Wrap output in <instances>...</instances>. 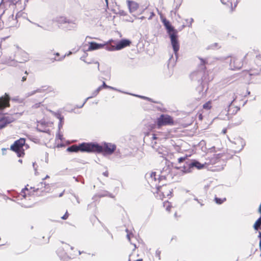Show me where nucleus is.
I'll list each match as a JSON object with an SVG mask.
<instances>
[{
	"mask_svg": "<svg viewBox=\"0 0 261 261\" xmlns=\"http://www.w3.org/2000/svg\"><path fill=\"white\" fill-rule=\"evenodd\" d=\"M6 64H8L10 66H17V62L16 61L12 60L11 61H8L6 62Z\"/></svg>",
	"mask_w": 261,
	"mask_h": 261,
	"instance_id": "nucleus-28",
	"label": "nucleus"
},
{
	"mask_svg": "<svg viewBox=\"0 0 261 261\" xmlns=\"http://www.w3.org/2000/svg\"><path fill=\"white\" fill-rule=\"evenodd\" d=\"M223 155L222 154H214V156L212 158L211 160V164H214L218 162L219 159L222 158Z\"/></svg>",
	"mask_w": 261,
	"mask_h": 261,
	"instance_id": "nucleus-22",
	"label": "nucleus"
},
{
	"mask_svg": "<svg viewBox=\"0 0 261 261\" xmlns=\"http://www.w3.org/2000/svg\"><path fill=\"white\" fill-rule=\"evenodd\" d=\"M174 216L175 218H176L177 217V213H174Z\"/></svg>",
	"mask_w": 261,
	"mask_h": 261,
	"instance_id": "nucleus-62",
	"label": "nucleus"
},
{
	"mask_svg": "<svg viewBox=\"0 0 261 261\" xmlns=\"http://www.w3.org/2000/svg\"><path fill=\"white\" fill-rule=\"evenodd\" d=\"M136 96H138V95H136ZM138 97H141V98H143V99H147V100H149V99H150V98H148V97H145V96H138Z\"/></svg>",
	"mask_w": 261,
	"mask_h": 261,
	"instance_id": "nucleus-42",
	"label": "nucleus"
},
{
	"mask_svg": "<svg viewBox=\"0 0 261 261\" xmlns=\"http://www.w3.org/2000/svg\"><path fill=\"white\" fill-rule=\"evenodd\" d=\"M107 88H109V89H112V90H114L118 91V90L116 89L115 88H114V87H111V86H109V87H107ZM119 91H120L119 90Z\"/></svg>",
	"mask_w": 261,
	"mask_h": 261,
	"instance_id": "nucleus-46",
	"label": "nucleus"
},
{
	"mask_svg": "<svg viewBox=\"0 0 261 261\" xmlns=\"http://www.w3.org/2000/svg\"><path fill=\"white\" fill-rule=\"evenodd\" d=\"M93 145L96 147L95 148L92 149V152H103L104 154L106 155L112 154L116 149V146L111 143H104L102 146L96 143H93Z\"/></svg>",
	"mask_w": 261,
	"mask_h": 261,
	"instance_id": "nucleus-3",
	"label": "nucleus"
},
{
	"mask_svg": "<svg viewBox=\"0 0 261 261\" xmlns=\"http://www.w3.org/2000/svg\"><path fill=\"white\" fill-rule=\"evenodd\" d=\"M130 41L128 40L122 39L116 44V50H120L126 46H128L130 45Z\"/></svg>",
	"mask_w": 261,
	"mask_h": 261,
	"instance_id": "nucleus-13",
	"label": "nucleus"
},
{
	"mask_svg": "<svg viewBox=\"0 0 261 261\" xmlns=\"http://www.w3.org/2000/svg\"><path fill=\"white\" fill-rule=\"evenodd\" d=\"M9 97L6 95L5 97L0 98V110H3L5 108L9 106Z\"/></svg>",
	"mask_w": 261,
	"mask_h": 261,
	"instance_id": "nucleus-15",
	"label": "nucleus"
},
{
	"mask_svg": "<svg viewBox=\"0 0 261 261\" xmlns=\"http://www.w3.org/2000/svg\"><path fill=\"white\" fill-rule=\"evenodd\" d=\"M136 96H138V95H136ZM138 97H141V98H143V99H147V100H149V99H150V98H148V97H145V96H138Z\"/></svg>",
	"mask_w": 261,
	"mask_h": 261,
	"instance_id": "nucleus-43",
	"label": "nucleus"
},
{
	"mask_svg": "<svg viewBox=\"0 0 261 261\" xmlns=\"http://www.w3.org/2000/svg\"><path fill=\"white\" fill-rule=\"evenodd\" d=\"M204 109L209 110L211 108V102L210 101L204 103L203 106Z\"/></svg>",
	"mask_w": 261,
	"mask_h": 261,
	"instance_id": "nucleus-29",
	"label": "nucleus"
},
{
	"mask_svg": "<svg viewBox=\"0 0 261 261\" xmlns=\"http://www.w3.org/2000/svg\"><path fill=\"white\" fill-rule=\"evenodd\" d=\"M103 175H105V176H108V172L106 171V172H103Z\"/></svg>",
	"mask_w": 261,
	"mask_h": 261,
	"instance_id": "nucleus-48",
	"label": "nucleus"
},
{
	"mask_svg": "<svg viewBox=\"0 0 261 261\" xmlns=\"http://www.w3.org/2000/svg\"><path fill=\"white\" fill-rule=\"evenodd\" d=\"M26 80L25 77H22V81H24Z\"/></svg>",
	"mask_w": 261,
	"mask_h": 261,
	"instance_id": "nucleus-63",
	"label": "nucleus"
},
{
	"mask_svg": "<svg viewBox=\"0 0 261 261\" xmlns=\"http://www.w3.org/2000/svg\"><path fill=\"white\" fill-rule=\"evenodd\" d=\"M225 200V198H219L218 197L215 198V202L219 204L222 203Z\"/></svg>",
	"mask_w": 261,
	"mask_h": 261,
	"instance_id": "nucleus-26",
	"label": "nucleus"
},
{
	"mask_svg": "<svg viewBox=\"0 0 261 261\" xmlns=\"http://www.w3.org/2000/svg\"><path fill=\"white\" fill-rule=\"evenodd\" d=\"M7 150V149L6 148H3L2 149V153L3 154H5V151Z\"/></svg>",
	"mask_w": 261,
	"mask_h": 261,
	"instance_id": "nucleus-49",
	"label": "nucleus"
},
{
	"mask_svg": "<svg viewBox=\"0 0 261 261\" xmlns=\"http://www.w3.org/2000/svg\"><path fill=\"white\" fill-rule=\"evenodd\" d=\"M233 143L236 145V147L234 148L236 151H240L242 150L245 145V141L240 137H238L234 139Z\"/></svg>",
	"mask_w": 261,
	"mask_h": 261,
	"instance_id": "nucleus-11",
	"label": "nucleus"
},
{
	"mask_svg": "<svg viewBox=\"0 0 261 261\" xmlns=\"http://www.w3.org/2000/svg\"><path fill=\"white\" fill-rule=\"evenodd\" d=\"M105 46L103 44H98L96 42H91L88 48V50H93L102 48Z\"/></svg>",
	"mask_w": 261,
	"mask_h": 261,
	"instance_id": "nucleus-18",
	"label": "nucleus"
},
{
	"mask_svg": "<svg viewBox=\"0 0 261 261\" xmlns=\"http://www.w3.org/2000/svg\"><path fill=\"white\" fill-rule=\"evenodd\" d=\"M193 169V167H195L198 169H201L204 167V165L200 163V162L197 161H193L190 163Z\"/></svg>",
	"mask_w": 261,
	"mask_h": 261,
	"instance_id": "nucleus-19",
	"label": "nucleus"
},
{
	"mask_svg": "<svg viewBox=\"0 0 261 261\" xmlns=\"http://www.w3.org/2000/svg\"><path fill=\"white\" fill-rule=\"evenodd\" d=\"M24 139L20 138L16 141L11 146V149L16 152L17 156L19 157L22 156L24 154V148H27Z\"/></svg>",
	"mask_w": 261,
	"mask_h": 261,
	"instance_id": "nucleus-5",
	"label": "nucleus"
},
{
	"mask_svg": "<svg viewBox=\"0 0 261 261\" xmlns=\"http://www.w3.org/2000/svg\"><path fill=\"white\" fill-rule=\"evenodd\" d=\"M161 251L159 249H157L155 251V256L158 258L159 260L161 259Z\"/></svg>",
	"mask_w": 261,
	"mask_h": 261,
	"instance_id": "nucleus-30",
	"label": "nucleus"
},
{
	"mask_svg": "<svg viewBox=\"0 0 261 261\" xmlns=\"http://www.w3.org/2000/svg\"><path fill=\"white\" fill-rule=\"evenodd\" d=\"M243 66L242 59L238 58H233L230 63V68L231 70L240 69Z\"/></svg>",
	"mask_w": 261,
	"mask_h": 261,
	"instance_id": "nucleus-10",
	"label": "nucleus"
},
{
	"mask_svg": "<svg viewBox=\"0 0 261 261\" xmlns=\"http://www.w3.org/2000/svg\"><path fill=\"white\" fill-rule=\"evenodd\" d=\"M62 195H63V193H61V194L59 195V197H61Z\"/></svg>",
	"mask_w": 261,
	"mask_h": 261,
	"instance_id": "nucleus-64",
	"label": "nucleus"
},
{
	"mask_svg": "<svg viewBox=\"0 0 261 261\" xmlns=\"http://www.w3.org/2000/svg\"><path fill=\"white\" fill-rule=\"evenodd\" d=\"M186 160H187V156L181 157L178 159V162L179 163H181Z\"/></svg>",
	"mask_w": 261,
	"mask_h": 261,
	"instance_id": "nucleus-32",
	"label": "nucleus"
},
{
	"mask_svg": "<svg viewBox=\"0 0 261 261\" xmlns=\"http://www.w3.org/2000/svg\"><path fill=\"white\" fill-rule=\"evenodd\" d=\"M56 139L62 140V135H61L59 133L56 136Z\"/></svg>",
	"mask_w": 261,
	"mask_h": 261,
	"instance_id": "nucleus-36",
	"label": "nucleus"
},
{
	"mask_svg": "<svg viewBox=\"0 0 261 261\" xmlns=\"http://www.w3.org/2000/svg\"><path fill=\"white\" fill-rule=\"evenodd\" d=\"M232 100L231 101L230 105H229V109H228V111L229 112L231 111V110L232 109V103L236 99L237 96H236V95L234 93H232Z\"/></svg>",
	"mask_w": 261,
	"mask_h": 261,
	"instance_id": "nucleus-25",
	"label": "nucleus"
},
{
	"mask_svg": "<svg viewBox=\"0 0 261 261\" xmlns=\"http://www.w3.org/2000/svg\"><path fill=\"white\" fill-rule=\"evenodd\" d=\"M193 22V18H191L190 20H189V22H188V23H189V25L188 26L189 27H191L192 26V22Z\"/></svg>",
	"mask_w": 261,
	"mask_h": 261,
	"instance_id": "nucleus-39",
	"label": "nucleus"
},
{
	"mask_svg": "<svg viewBox=\"0 0 261 261\" xmlns=\"http://www.w3.org/2000/svg\"><path fill=\"white\" fill-rule=\"evenodd\" d=\"M81 59L82 61H84L85 62L87 63V62H86V61H85V60H84V57H81Z\"/></svg>",
	"mask_w": 261,
	"mask_h": 261,
	"instance_id": "nucleus-56",
	"label": "nucleus"
},
{
	"mask_svg": "<svg viewBox=\"0 0 261 261\" xmlns=\"http://www.w3.org/2000/svg\"><path fill=\"white\" fill-rule=\"evenodd\" d=\"M163 206L165 208L166 211H171V204L168 201H165L163 203Z\"/></svg>",
	"mask_w": 261,
	"mask_h": 261,
	"instance_id": "nucleus-23",
	"label": "nucleus"
},
{
	"mask_svg": "<svg viewBox=\"0 0 261 261\" xmlns=\"http://www.w3.org/2000/svg\"><path fill=\"white\" fill-rule=\"evenodd\" d=\"M101 86H102V88H107V87H109V86L107 85L105 82H103V84Z\"/></svg>",
	"mask_w": 261,
	"mask_h": 261,
	"instance_id": "nucleus-40",
	"label": "nucleus"
},
{
	"mask_svg": "<svg viewBox=\"0 0 261 261\" xmlns=\"http://www.w3.org/2000/svg\"><path fill=\"white\" fill-rule=\"evenodd\" d=\"M102 89V86H99L98 88H97V89L94 91L93 93H92V95L91 96H90V97H87L85 101L84 102V103L82 104V105L80 107V108H82L83 107V106L85 105V103L86 102V101L90 98H91L92 97H94L95 96H96L98 93L99 92V91Z\"/></svg>",
	"mask_w": 261,
	"mask_h": 261,
	"instance_id": "nucleus-20",
	"label": "nucleus"
},
{
	"mask_svg": "<svg viewBox=\"0 0 261 261\" xmlns=\"http://www.w3.org/2000/svg\"><path fill=\"white\" fill-rule=\"evenodd\" d=\"M150 15L149 17H148V19L150 20L152 19V18L154 16V13L153 12H150Z\"/></svg>",
	"mask_w": 261,
	"mask_h": 261,
	"instance_id": "nucleus-38",
	"label": "nucleus"
},
{
	"mask_svg": "<svg viewBox=\"0 0 261 261\" xmlns=\"http://www.w3.org/2000/svg\"><path fill=\"white\" fill-rule=\"evenodd\" d=\"M96 146L93 145V143H83L79 145H73L67 148V150L69 152H92V149Z\"/></svg>",
	"mask_w": 261,
	"mask_h": 261,
	"instance_id": "nucleus-4",
	"label": "nucleus"
},
{
	"mask_svg": "<svg viewBox=\"0 0 261 261\" xmlns=\"http://www.w3.org/2000/svg\"><path fill=\"white\" fill-rule=\"evenodd\" d=\"M158 13L160 15L161 21L167 29V32L170 36L174 53L176 55L179 49V44L177 39V32L171 26L170 22L164 17L160 12L158 11Z\"/></svg>",
	"mask_w": 261,
	"mask_h": 261,
	"instance_id": "nucleus-1",
	"label": "nucleus"
},
{
	"mask_svg": "<svg viewBox=\"0 0 261 261\" xmlns=\"http://www.w3.org/2000/svg\"><path fill=\"white\" fill-rule=\"evenodd\" d=\"M165 182L164 184H162V186L159 185L156 187H155L156 189V195L155 196L163 200L164 198L166 197H169L171 194V189L166 185H164Z\"/></svg>",
	"mask_w": 261,
	"mask_h": 261,
	"instance_id": "nucleus-6",
	"label": "nucleus"
},
{
	"mask_svg": "<svg viewBox=\"0 0 261 261\" xmlns=\"http://www.w3.org/2000/svg\"><path fill=\"white\" fill-rule=\"evenodd\" d=\"M145 17L144 16H142L140 18H139V19H143Z\"/></svg>",
	"mask_w": 261,
	"mask_h": 261,
	"instance_id": "nucleus-61",
	"label": "nucleus"
},
{
	"mask_svg": "<svg viewBox=\"0 0 261 261\" xmlns=\"http://www.w3.org/2000/svg\"><path fill=\"white\" fill-rule=\"evenodd\" d=\"M181 3V0H179V2H178V4H176V7L177 8H178L180 6V5Z\"/></svg>",
	"mask_w": 261,
	"mask_h": 261,
	"instance_id": "nucleus-41",
	"label": "nucleus"
},
{
	"mask_svg": "<svg viewBox=\"0 0 261 261\" xmlns=\"http://www.w3.org/2000/svg\"><path fill=\"white\" fill-rule=\"evenodd\" d=\"M178 168L184 173H189L192 172V169L190 162H186L183 166Z\"/></svg>",
	"mask_w": 261,
	"mask_h": 261,
	"instance_id": "nucleus-16",
	"label": "nucleus"
},
{
	"mask_svg": "<svg viewBox=\"0 0 261 261\" xmlns=\"http://www.w3.org/2000/svg\"><path fill=\"white\" fill-rule=\"evenodd\" d=\"M38 90H36V91H32V92H30V93H28L27 94V96H31L33 94H34L35 93H36L37 92H38Z\"/></svg>",
	"mask_w": 261,
	"mask_h": 261,
	"instance_id": "nucleus-37",
	"label": "nucleus"
},
{
	"mask_svg": "<svg viewBox=\"0 0 261 261\" xmlns=\"http://www.w3.org/2000/svg\"><path fill=\"white\" fill-rule=\"evenodd\" d=\"M72 54V53L71 51H70L67 55V56H68L69 55H70L71 54Z\"/></svg>",
	"mask_w": 261,
	"mask_h": 261,
	"instance_id": "nucleus-60",
	"label": "nucleus"
},
{
	"mask_svg": "<svg viewBox=\"0 0 261 261\" xmlns=\"http://www.w3.org/2000/svg\"><path fill=\"white\" fill-rule=\"evenodd\" d=\"M173 124V118L167 114H162L156 119V124L159 128L162 126L172 125Z\"/></svg>",
	"mask_w": 261,
	"mask_h": 261,
	"instance_id": "nucleus-7",
	"label": "nucleus"
},
{
	"mask_svg": "<svg viewBox=\"0 0 261 261\" xmlns=\"http://www.w3.org/2000/svg\"><path fill=\"white\" fill-rule=\"evenodd\" d=\"M258 212H261V203L258 207Z\"/></svg>",
	"mask_w": 261,
	"mask_h": 261,
	"instance_id": "nucleus-53",
	"label": "nucleus"
},
{
	"mask_svg": "<svg viewBox=\"0 0 261 261\" xmlns=\"http://www.w3.org/2000/svg\"><path fill=\"white\" fill-rule=\"evenodd\" d=\"M21 204H22V206H23L24 207H31V205L28 204L27 203L24 202H22L21 203Z\"/></svg>",
	"mask_w": 261,
	"mask_h": 261,
	"instance_id": "nucleus-35",
	"label": "nucleus"
},
{
	"mask_svg": "<svg viewBox=\"0 0 261 261\" xmlns=\"http://www.w3.org/2000/svg\"><path fill=\"white\" fill-rule=\"evenodd\" d=\"M106 49L109 51H114L116 50V46L114 45H107Z\"/></svg>",
	"mask_w": 261,
	"mask_h": 261,
	"instance_id": "nucleus-27",
	"label": "nucleus"
},
{
	"mask_svg": "<svg viewBox=\"0 0 261 261\" xmlns=\"http://www.w3.org/2000/svg\"><path fill=\"white\" fill-rule=\"evenodd\" d=\"M58 118H59L60 119V124L59 125V128H60V127H61V126H62V124H61L62 118L61 117V116H59L58 117Z\"/></svg>",
	"mask_w": 261,
	"mask_h": 261,
	"instance_id": "nucleus-45",
	"label": "nucleus"
},
{
	"mask_svg": "<svg viewBox=\"0 0 261 261\" xmlns=\"http://www.w3.org/2000/svg\"><path fill=\"white\" fill-rule=\"evenodd\" d=\"M68 217L69 213H65V214L62 217H61V219L63 220H66L68 218Z\"/></svg>",
	"mask_w": 261,
	"mask_h": 261,
	"instance_id": "nucleus-34",
	"label": "nucleus"
},
{
	"mask_svg": "<svg viewBox=\"0 0 261 261\" xmlns=\"http://www.w3.org/2000/svg\"><path fill=\"white\" fill-rule=\"evenodd\" d=\"M15 119L13 115H0V129L13 122Z\"/></svg>",
	"mask_w": 261,
	"mask_h": 261,
	"instance_id": "nucleus-8",
	"label": "nucleus"
},
{
	"mask_svg": "<svg viewBox=\"0 0 261 261\" xmlns=\"http://www.w3.org/2000/svg\"><path fill=\"white\" fill-rule=\"evenodd\" d=\"M128 261H130V260L129 259ZM135 261H143V259H137V260H136Z\"/></svg>",
	"mask_w": 261,
	"mask_h": 261,
	"instance_id": "nucleus-54",
	"label": "nucleus"
},
{
	"mask_svg": "<svg viewBox=\"0 0 261 261\" xmlns=\"http://www.w3.org/2000/svg\"><path fill=\"white\" fill-rule=\"evenodd\" d=\"M221 1L222 2V3H223V4H227L228 5L229 4H230L231 6H232V3H233L232 0H227V2H225L224 0H221Z\"/></svg>",
	"mask_w": 261,
	"mask_h": 261,
	"instance_id": "nucleus-31",
	"label": "nucleus"
},
{
	"mask_svg": "<svg viewBox=\"0 0 261 261\" xmlns=\"http://www.w3.org/2000/svg\"><path fill=\"white\" fill-rule=\"evenodd\" d=\"M258 237L260 239V242H259V245L261 244V232H259V236H258Z\"/></svg>",
	"mask_w": 261,
	"mask_h": 261,
	"instance_id": "nucleus-47",
	"label": "nucleus"
},
{
	"mask_svg": "<svg viewBox=\"0 0 261 261\" xmlns=\"http://www.w3.org/2000/svg\"><path fill=\"white\" fill-rule=\"evenodd\" d=\"M125 231L127 232V235H126L127 239L130 242V236L132 235V233L128 232V229H126Z\"/></svg>",
	"mask_w": 261,
	"mask_h": 261,
	"instance_id": "nucleus-33",
	"label": "nucleus"
},
{
	"mask_svg": "<svg viewBox=\"0 0 261 261\" xmlns=\"http://www.w3.org/2000/svg\"><path fill=\"white\" fill-rule=\"evenodd\" d=\"M251 74L248 72V71H246L245 72V76L246 77H247V76H250Z\"/></svg>",
	"mask_w": 261,
	"mask_h": 261,
	"instance_id": "nucleus-44",
	"label": "nucleus"
},
{
	"mask_svg": "<svg viewBox=\"0 0 261 261\" xmlns=\"http://www.w3.org/2000/svg\"><path fill=\"white\" fill-rule=\"evenodd\" d=\"M33 192L40 190L42 192H48L49 190V186L48 184H46L45 182H41L39 185H38L37 188H33Z\"/></svg>",
	"mask_w": 261,
	"mask_h": 261,
	"instance_id": "nucleus-12",
	"label": "nucleus"
},
{
	"mask_svg": "<svg viewBox=\"0 0 261 261\" xmlns=\"http://www.w3.org/2000/svg\"><path fill=\"white\" fill-rule=\"evenodd\" d=\"M127 5L130 13L136 11L139 7V5L134 1H127Z\"/></svg>",
	"mask_w": 261,
	"mask_h": 261,
	"instance_id": "nucleus-17",
	"label": "nucleus"
},
{
	"mask_svg": "<svg viewBox=\"0 0 261 261\" xmlns=\"http://www.w3.org/2000/svg\"><path fill=\"white\" fill-rule=\"evenodd\" d=\"M157 151L159 154H161V156L163 158H166L168 154V152L166 150V148L164 147L158 148Z\"/></svg>",
	"mask_w": 261,
	"mask_h": 261,
	"instance_id": "nucleus-21",
	"label": "nucleus"
},
{
	"mask_svg": "<svg viewBox=\"0 0 261 261\" xmlns=\"http://www.w3.org/2000/svg\"><path fill=\"white\" fill-rule=\"evenodd\" d=\"M19 115L20 116V115H21V114H20V113H19V114H18V113H16V114H14V115H15V116H17V115Z\"/></svg>",
	"mask_w": 261,
	"mask_h": 261,
	"instance_id": "nucleus-58",
	"label": "nucleus"
},
{
	"mask_svg": "<svg viewBox=\"0 0 261 261\" xmlns=\"http://www.w3.org/2000/svg\"><path fill=\"white\" fill-rule=\"evenodd\" d=\"M133 245L134 246V249H135L137 248V246L135 244H133Z\"/></svg>",
	"mask_w": 261,
	"mask_h": 261,
	"instance_id": "nucleus-59",
	"label": "nucleus"
},
{
	"mask_svg": "<svg viewBox=\"0 0 261 261\" xmlns=\"http://www.w3.org/2000/svg\"><path fill=\"white\" fill-rule=\"evenodd\" d=\"M152 140H156V137L155 136V135H152Z\"/></svg>",
	"mask_w": 261,
	"mask_h": 261,
	"instance_id": "nucleus-50",
	"label": "nucleus"
},
{
	"mask_svg": "<svg viewBox=\"0 0 261 261\" xmlns=\"http://www.w3.org/2000/svg\"><path fill=\"white\" fill-rule=\"evenodd\" d=\"M31 191H30L27 188H25L22 190L21 193L19 194L18 197V199H17V201H19V199L22 200L23 199H26L27 198L30 197V196H28L27 195H30L31 193Z\"/></svg>",
	"mask_w": 261,
	"mask_h": 261,
	"instance_id": "nucleus-14",
	"label": "nucleus"
},
{
	"mask_svg": "<svg viewBox=\"0 0 261 261\" xmlns=\"http://www.w3.org/2000/svg\"><path fill=\"white\" fill-rule=\"evenodd\" d=\"M234 109L236 110H235V113H236L237 111H238L240 110V108L237 107H235Z\"/></svg>",
	"mask_w": 261,
	"mask_h": 261,
	"instance_id": "nucleus-51",
	"label": "nucleus"
},
{
	"mask_svg": "<svg viewBox=\"0 0 261 261\" xmlns=\"http://www.w3.org/2000/svg\"><path fill=\"white\" fill-rule=\"evenodd\" d=\"M55 21L60 24L68 23L72 25V28H74L76 27V22L75 20L69 19L65 16H58L55 18Z\"/></svg>",
	"mask_w": 261,
	"mask_h": 261,
	"instance_id": "nucleus-9",
	"label": "nucleus"
},
{
	"mask_svg": "<svg viewBox=\"0 0 261 261\" xmlns=\"http://www.w3.org/2000/svg\"><path fill=\"white\" fill-rule=\"evenodd\" d=\"M107 195L106 194H103V195H99V196L100 197H103V196H106Z\"/></svg>",
	"mask_w": 261,
	"mask_h": 261,
	"instance_id": "nucleus-57",
	"label": "nucleus"
},
{
	"mask_svg": "<svg viewBox=\"0 0 261 261\" xmlns=\"http://www.w3.org/2000/svg\"><path fill=\"white\" fill-rule=\"evenodd\" d=\"M148 182L151 187H156L160 184H164L165 180V176L161 175L159 171L152 172L149 174H147Z\"/></svg>",
	"mask_w": 261,
	"mask_h": 261,
	"instance_id": "nucleus-2",
	"label": "nucleus"
},
{
	"mask_svg": "<svg viewBox=\"0 0 261 261\" xmlns=\"http://www.w3.org/2000/svg\"><path fill=\"white\" fill-rule=\"evenodd\" d=\"M57 253L59 257H61V258H62L64 256V255H66V254L65 252H64L63 248H59L57 250Z\"/></svg>",
	"mask_w": 261,
	"mask_h": 261,
	"instance_id": "nucleus-24",
	"label": "nucleus"
},
{
	"mask_svg": "<svg viewBox=\"0 0 261 261\" xmlns=\"http://www.w3.org/2000/svg\"><path fill=\"white\" fill-rule=\"evenodd\" d=\"M49 178V176H48V175H46V176H45V177L43 179V180H44V179H46V178Z\"/></svg>",
	"mask_w": 261,
	"mask_h": 261,
	"instance_id": "nucleus-55",
	"label": "nucleus"
},
{
	"mask_svg": "<svg viewBox=\"0 0 261 261\" xmlns=\"http://www.w3.org/2000/svg\"><path fill=\"white\" fill-rule=\"evenodd\" d=\"M200 60H201V62L202 64H205V61L202 59H200Z\"/></svg>",
	"mask_w": 261,
	"mask_h": 261,
	"instance_id": "nucleus-52",
	"label": "nucleus"
}]
</instances>
